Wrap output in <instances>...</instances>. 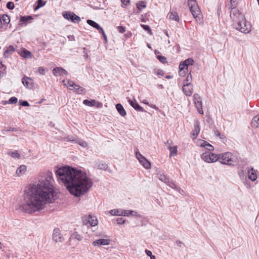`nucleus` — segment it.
I'll return each mask as SVG.
<instances>
[{
  "instance_id": "obj_54",
  "label": "nucleus",
  "mask_w": 259,
  "mask_h": 259,
  "mask_svg": "<svg viewBox=\"0 0 259 259\" xmlns=\"http://www.w3.org/2000/svg\"><path fill=\"white\" fill-rule=\"evenodd\" d=\"M122 4V7H123L124 6H128V5H130V0H120Z\"/></svg>"
},
{
  "instance_id": "obj_25",
  "label": "nucleus",
  "mask_w": 259,
  "mask_h": 259,
  "mask_svg": "<svg viewBox=\"0 0 259 259\" xmlns=\"http://www.w3.org/2000/svg\"><path fill=\"white\" fill-rule=\"evenodd\" d=\"M251 124V126L254 128L259 127V114L252 118Z\"/></svg>"
},
{
  "instance_id": "obj_2",
  "label": "nucleus",
  "mask_w": 259,
  "mask_h": 259,
  "mask_svg": "<svg viewBox=\"0 0 259 259\" xmlns=\"http://www.w3.org/2000/svg\"><path fill=\"white\" fill-rule=\"evenodd\" d=\"M58 181H61L72 195H84L93 186V182L87 174L70 166L61 167L55 171Z\"/></svg>"
},
{
  "instance_id": "obj_45",
  "label": "nucleus",
  "mask_w": 259,
  "mask_h": 259,
  "mask_svg": "<svg viewBox=\"0 0 259 259\" xmlns=\"http://www.w3.org/2000/svg\"><path fill=\"white\" fill-rule=\"evenodd\" d=\"M18 102V99L15 97H12L10 98V99L8 100V102L9 104H16Z\"/></svg>"
},
{
  "instance_id": "obj_26",
  "label": "nucleus",
  "mask_w": 259,
  "mask_h": 259,
  "mask_svg": "<svg viewBox=\"0 0 259 259\" xmlns=\"http://www.w3.org/2000/svg\"><path fill=\"white\" fill-rule=\"evenodd\" d=\"M168 16H169L170 19L175 20L177 22H179L180 21L179 16L178 13L176 12H170L168 14Z\"/></svg>"
},
{
  "instance_id": "obj_11",
  "label": "nucleus",
  "mask_w": 259,
  "mask_h": 259,
  "mask_svg": "<svg viewBox=\"0 0 259 259\" xmlns=\"http://www.w3.org/2000/svg\"><path fill=\"white\" fill-rule=\"evenodd\" d=\"M98 220L96 217L89 215L88 217L83 218L82 223L84 225L89 224L92 227H95L98 225Z\"/></svg>"
},
{
  "instance_id": "obj_53",
  "label": "nucleus",
  "mask_w": 259,
  "mask_h": 259,
  "mask_svg": "<svg viewBox=\"0 0 259 259\" xmlns=\"http://www.w3.org/2000/svg\"><path fill=\"white\" fill-rule=\"evenodd\" d=\"M117 28L118 31L120 33H123L124 32H125V27H123V26H118L117 27Z\"/></svg>"
},
{
  "instance_id": "obj_4",
  "label": "nucleus",
  "mask_w": 259,
  "mask_h": 259,
  "mask_svg": "<svg viewBox=\"0 0 259 259\" xmlns=\"http://www.w3.org/2000/svg\"><path fill=\"white\" fill-rule=\"evenodd\" d=\"M239 0H230V5L229 8L231 9L230 17L232 20L238 21L236 16L240 20H244V15L241 13L238 9H236Z\"/></svg>"
},
{
  "instance_id": "obj_32",
  "label": "nucleus",
  "mask_w": 259,
  "mask_h": 259,
  "mask_svg": "<svg viewBox=\"0 0 259 259\" xmlns=\"http://www.w3.org/2000/svg\"><path fill=\"white\" fill-rule=\"evenodd\" d=\"M70 90H74V91L78 94H81L82 93V92L84 90V89L82 87H80L78 85H75L73 89L69 88Z\"/></svg>"
},
{
  "instance_id": "obj_31",
  "label": "nucleus",
  "mask_w": 259,
  "mask_h": 259,
  "mask_svg": "<svg viewBox=\"0 0 259 259\" xmlns=\"http://www.w3.org/2000/svg\"><path fill=\"white\" fill-rule=\"evenodd\" d=\"M209 157L210 152H204L201 155V159L207 162H209Z\"/></svg>"
},
{
  "instance_id": "obj_52",
  "label": "nucleus",
  "mask_w": 259,
  "mask_h": 259,
  "mask_svg": "<svg viewBox=\"0 0 259 259\" xmlns=\"http://www.w3.org/2000/svg\"><path fill=\"white\" fill-rule=\"evenodd\" d=\"M99 32L102 33V34L103 35V36L104 37V40L106 42L107 41V36H106L103 29L102 28L101 30L99 31Z\"/></svg>"
},
{
  "instance_id": "obj_30",
  "label": "nucleus",
  "mask_w": 259,
  "mask_h": 259,
  "mask_svg": "<svg viewBox=\"0 0 259 259\" xmlns=\"http://www.w3.org/2000/svg\"><path fill=\"white\" fill-rule=\"evenodd\" d=\"M96 166L98 168L102 170H108V165L106 163H97Z\"/></svg>"
},
{
  "instance_id": "obj_15",
  "label": "nucleus",
  "mask_w": 259,
  "mask_h": 259,
  "mask_svg": "<svg viewBox=\"0 0 259 259\" xmlns=\"http://www.w3.org/2000/svg\"><path fill=\"white\" fill-rule=\"evenodd\" d=\"M128 102L130 105L133 107L136 111L140 112H146V111L138 104V103L135 100L134 101L131 99H128Z\"/></svg>"
},
{
  "instance_id": "obj_20",
  "label": "nucleus",
  "mask_w": 259,
  "mask_h": 259,
  "mask_svg": "<svg viewBox=\"0 0 259 259\" xmlns=\"http://www.w3.org/2000/svg\"><path fill=\"white\" fill-rule=\"evenodd\" d=\"M248 176L249 180L251 181H254L257 178L256 173L253 167L248 170Z\"/></svg>"
},
{
  "instance_id": "obj_55",
  "label": "nucleus",
  "mask_w": 259,
  "mask_h": 259,
  "mask_svg": "<svg viewBox=\"0 0 259 259\" xmlns=\"http://www.w3.org/2000/svg\"><path fill=\"white\" fill-rule=\"evenodd\" d=\"M38 72L42 75H44L46 73L45 69L42 67H39L38 69Z\"/></svg>"
},
{
  "instance_id": "obj_47",
  "label": "nucleus",
  "mask_w": 259,
  "mask_h": 259,
  "mask_svg": "<svg viewBox=\"0 0 259 259\" xmlns=\"http://www.w3.org/2000/svg\"><path fill=\"white\" fill-rule=\"evenodd\" d=\"M19 104L20 106H29V104L27 101L20 100L19 101Z\"/></svg>"
},
{
  "instance_id": "obj_27",
  "label": "nucleus",
  "mask_w": 259,
  "mask_h": 259,
  "mask_svg": "<svg viewBox=\"0 0 259 259\" xmlns=\"http://www.w3.org/2000/svg\"><path fill=\"white\" fill-rule=\"evenodd\" d=\"M87 23L90 25V26H92L93 27L96 28V29L98 30L99 31L102 29V27L95 21L92 20H87Z\"/></svg>"
},
{
  "instance_id": "obj_48",
  "label": "nucleus",
  "mask_w": 259,
  "mask_h": 259,
  "mask_svg": "<svg viewBox=\"0 0 259 259\" xmlns=\"http://www.w3.org/2000/svg\"><path fill=\"white\" fill-rule=\"evenodd\" d=\"M145 252L148 256H150L151 259H155L156 258L155 256L154 255H152V253L150 250L146 249Z\"/></svg>"
},
{
  "instance_id": "obj_43",
  "label": "nucleus",
  "mask_w": 259,
  "mask_h": 259,
  "mask_svg": "<svg viewBox=\"0 0 259 259\" xmlns=\"http://www.w3.org/2000/svg\"><path fill=\"white\" fill-rule=\"evenodd\" d=\"M157 59L161 63H165L166 62V58L164 56L157 55Z\"/></svg>"
},
{
  "instance_id": "obj_18",
  "label": "nucleus",
  "mask_w": 259,
  "mask_h": 259,
  "mask_svg": "<svg viewBox=\"0 0 259 259\" xmlns=\"http://www.w3.org/2000/svg\"><path fill=\"white\" fill-rule=\"evenodd\" d=\"M23 85L28 89H31L33 87V83L30 78L24 76L22 79Z\"/></svg>"
},
{
  "instance_id": "obj_22",
  "label": "nucleus",
  "mask_w": 259,
  "mask_h": 259,
  "mask_svg": "<svg viewBox=\"0 0 259 259\" xmlns=\"http://www.w3.org/2000/svg\"><path fill=\"white\" fill-rule=\"evenodd\" d=\"M200 130L199 122L198 121H196L194 124V129L192 131V135L194 136V138H196Z\"/></svg>"
},
{
  "instance_id": "obj_6",
  "label": "nucleus",
  "mask_w": 259,
  "mask_h": 259,
  "mask_svg": "<svg viewBox=\"0 0 259 259\" xmlns=\"http://www.w3.org/2000/svg\"><path fill=\"white\" fill-rule=\"evenodd\" d=\"M157 178L161 182L165 183L167 186L170 187L173 189L177 191H179L180 188L175 184L173 180H170L169 178L163 174L158 173L157 174Z\"/></svg>"
},
{
  "instance_id": "obj_60",
  "label": "nucleus",
  "mask_w": 259,
  "mask_h": 259,
  "mask_svg": "<svg viewBox=\"0 0 259 259\" xmlns=\"http://www.w3.org/2000/svg\"><path fill=\"white\" fill-rule=\"evenodd\" d=\"M17 129L14 127H10L9 128L6 130V132H14L16 131Z\"/></svg>"
},
{
  "instance_id": "obj_24",
  "label": "nucleus",
  "mask_w": 259,
  "mask_h": 259,
  "mask_svg": "<svg viewBox=\"0 0 259 259\" xmlns=\"http://www.w3.org/2000/svg\"><path fill=\"white\" fill-rule=\"evenodd\" d=\"M116 110H117L118 112L119 113V114L121 116L124 117L126 115V111L121 104H120V103L117 104L116 105Z\"/></svg>"
},
{
  "instance_id": "obj_44",
  "label": "nucleus",
  "mask_w": 259,
  "mask_h": 259,
  "mask_svg": "<svg viewBox=\"0 0 259 259\" xmlns=\"http://www.w3.org/2000/svg\"><path fill=\"white\" fill-rule=\"evenodd\" d=\"M192 80V75L191 74V72L188 74L187 78L184 81V84H185L186 82H191Z\"/></svg>"
},
{
  "instance_id": "obj_19",
  "label": "nucleus",
  "mask_w": 259,
  "mask_h": 259,
  "mask_svg": "<svg viewBox=\"0 0 259 259\" xmlns=\"http://www.w3.org/2000/svg\"><path fill=\"white\" fill-rule=\"evenodd\" d=\"M110 243L109 240L105 239H100L94 241L93 245L95 246L99 245H108Z\"/></svg>"
},
{
  "instance_id": "obj_14",
  "label": "nucleus",
  "mask_w": 259,
  "mask_h": 259,
  "mask_svg": "<svg viewBox=\"0 0 259 259\" xmlns=\"http://www.w3.org/2000/svg\"><path fill=\"white\" fill-rule=\"evenodd\" d=\"M83 104L89 107L96 106L97 107H100L102 106V103L96 101L95 100H89L85 99L83 100Z\"/></svg>"
},
{
  "instance_id": "obj_33",
  "label": "nucleus",
  "mask_w": 259,
  "mask_h": 259,
  "mask_svg": "<svg viewBox=\"0 0 259 259\" xmlns=\"http://www.w3.org/2000/svg\"><path fill=\"white\" fill-rule=\"evenodd\" d=\"M2 22L3 21L4 25H7L10 22V19L7 14H3L1 16Z\"/></svg>"
},
{
  "instance_id": "obj_59",
  "label": "nucleus",
  "mask_w": 259,
  "mask_h": 259,
  "mask_svg": "<svg viewBox=\"0 0 259 259\" xmlns=\"http://www.w3.org/2000/svg\"><path fill=\"white\" fill-rule=\"evenodd\" d=\"M157 74L160 75H163L164 72H163V70H162L161 69H158L157 72Z\"/></svg>"
},
{
  "instance_id": "obj_41",
  "label": "nucleus",
  "mask_w": 259,
  "mask_h": 259,
  "mask_svg": "<svg viewBox=\"0 0 259 259\" xmlns=\"http://www.w3.org/2000/svg\"><path fill=\"white\" fill-rule=\"evenodd\" d=\"M183 63H185V64L187 65L186 70H188V66L190 65H193V64L194 63V60L191 58H188L185 60L184 61H183Z\"/></svg>"
},
{
  "instance_id": "obj_21",
  "label": "nucleus",
  "mask_w": 259,
  "mask_h": 259,
  "mask_svg": "<svg viewBox=\"0 0 259 259\" xmlns=\"http://www.w3.org/2000/svg\"><path fill=\"white\" fill-rule=\"evenodd\" d=\"M16 51L13 45L9 46L5 51L4 55L6 58H9L10 55Z\"/></svg>"
},
{
  "instance_id": "obj_23",
  "label": "nucleus",
  "mask_w": 259,
  "mask_h": 259,
  "mask_svg": "<svg viewBox=\"0 0 259 259\" xmlns=\"http://www.w3.org/2000/svg\"><path fill=\"white\" fill-rule=\"evenodd\" d=\"M18 53L21 56L25 58H28L30 57L31 55V52L24 48L22 49Z\"/></svg>"
},
{
  "instance_id": "obj_62",
  "label": "nucleus",
  "mask_w": 259,
  "mask_h": 259,
  "mask_svg": "<svg viewBox=\"0 0 259 259\" xmlns=\"http://www.w3.org/2000/svg\"><path fill=\"white\" fill-rule=\"evenodd\" d=\"M68 37L70 40H75V37L73 35H69Z\"/></svg>"
},
{
  "instance_id": "obj_63",
  "label": "nucleus",
  "mask_w": 259,
  "mask_h": 259,
  "mask_svg": "<svg viewBox=\"0 0 259 259\" xmlns=\"http://www.w3.org/2000/svg\"><path fill=\"white\" fill-rule=\"evenodd\" d=\"M176 243H177V244L178 246H181V245H182V241H179V240H177V241H176Z\"/></svg>"
},
{
  "instance_id": "obj_35",
  "label": "nucleus",
  "mask_w": 259,
  "mask_h": 259,
  "mask_svg": "<svg viewBox=\"0 0 259 259\" xmlns=\"http://www.w3.org/2000/svg\"><path fill=\"white\" fill-rule=\"evenodd\" d=\"M26 170V166L24 165L20 166L16 170V173L18 175L25 172Z\"/></svg>"
},
{
  "instance_id": "obj_36",
  "label": "nucleus",
  "mask_w": 259,
  "mask_h": 259,
  "mask_svg": "<svg viewBox=\"0 0 259 259\" xmlns=\"http://www.w3.org/2000/svg\"><path fill=\"white\" fill-rule=\"evenodd\" d=\"M137 9L141 11L143 9L145 8L146 7V2L145 1H140L138 3H137Z\"/></svg>"
},
{
  "instance_id": "obj_50",
  "label": "nucleus",
  "mask_w": 259,
  "mask_h": 259,
  "mask_svg": "<svg viewBox=\"0 0 259 259\" xmlns=\"http://www.w3.org/2000/svg\"><path fill=\"white\" fill-rule=\"evenodd\" d=\"M116 221L118 224L122 225L125 222V220L122 218H118Z\"/></svg>"
},
{
  "instance_id": "obj_17",
  "label": "nucleus",
  "mask_w": 259,
  "mask_h": 259,
  "mask_svg": "<svg viewBox=\"0 0 259 259\" xmlns=\"http://www.w3.org/2000/svg\"><path fill=\"white\" fill-rule=\"evenodd\" d=\"M33 19L32 16L28 15L25 16H20V23L19 25L22 26L23 24L26 25L28 23H30Z\"/></svg>"
},
{
  "instance_id": "obj_42",
  "label": "nucleus",
  "mask_w": 259,
  "mask_h": 259,
  "mask_svg": "<svg viewBox=\"0 0 259 259\" xmlns=\"http://www.w3.org/2000/svg\"><path fill=\"white\" fill-rule=\"evenodd\" d=\"M133 210H124L123 211H122L121 215L124 216H129L133 214Z\"/></svg>"
},
{
  "instance_id": "obj_58",
  "label": "nucleus",
  "mask_w": 259,
  "mask_h": 259,
  "mask_svg": "<svg viewBox=\"0 0 259 259\" xmlns=\"http://www.w3.org/2000/svg\"><path fill=\"white\" fill-rule=\"evenodd\" d=\"M78 144L83 147H85L87 146V143L84 141L80 142L78 143Z\"/></svg>"
},
{
  "instance_id": "obj_46",
  "label": "nucleus",
  "mask_w": 259,
  "mask_h": 259,
  "mask_svg": "<svg viewBox=\"0 0 259 259\" xmlns=\"http://www.w3.org/2000/svg\"><path fill=\"white\" fill-rule=\"evenodd\" d=\"M6 7L9 10H13V9H14L15 6H14V4L13 2H9L7 3Z\"/></svg>"
},
{
  "instance_id": "obj_12",
  "label": "nucleus",
  "mask_w": 259,
  "mask_h": 259,
  "mask_svg": "<svg viewBox=\"0 0 259 259\" xmlns=\"http://www.w3.org/2000/svg\"><path fill=\"white\" fill-rule=\"evenodd\" d=\"M52 238L53 240L56 242H61L63 241L64 238L59 229L55 228L54 230Z\"/></svg>"
},
{
  "instance_id": "obj_29",
  "label": "nucleus",
  "mask_w": 259,
  "mask_h": 259,
  "mask_svg": "<svg viewBox=\"0 0 259 259\" xmlns=\"http://www.w3.org/2000/svg\"><path fill=\"white\" fill-rule=\"evenodd\" d=\"M201 146L205 148L209 151L208 152H210L214 149L213 146L206 141H203V142L201 144Z\"/></svg>"
},
{
  "instance_id": "obj_57",
  "label": "nucleus",
  "mask_w": 259,
  "mask_h": 259,
  "mask_svg": "<svg viewBox=\"0 0 259 259\" xmlns=\"http://www.w3.org/2000/svg\"><path fill=\"white\" fill-rule=\"evenodd\" d=\"M187 70H179V75L181 76H184L186 75Z\"/></svg>"
},
{
  "instance_id": "obj_39",
  "label": "nucleus",
  "mask_w": 259,
  "mask_h": 259,
  "mask_svg": "<svg viewBox=\"0 0 259 259\" xmlns=\"http://www.w3.org/2000/svg\"><path fill=\"white\" fill-rule=\"evenodd\" d=\"M141 26L142 27V28L145 30V31H147L148 33L151 35L152 34V31H151V29L150 27V26L148 25H144V24H141Z\"/></svg>"
},
{
  "instance_id": "obj_10",
  "label": "nucleus",
  "mask_w": 259,
  "mask_h": 259,
  "mask_svg": "<svg viewBox=\"0 0 259 259\" xmlns=\"http://www.w3.org/2000/svg\"><path fill=\"white\" fill-rule=\"evenodd\" d=\"M193 100L198 113L200 114H202L203 113V111L202 110V104L200 96L198 94H194L193 95Z\"/></svg>"
},
{
  "instance_id": "obj_7",
  "label": "nucleus",
  "mask_w": 259,
  "mask_h": 259,
  "mask_svg": "<svg viewBox=\"0 0 259 259\" xmlns=\"http://www.w3.org/2000/svg\"><path fill=\"white\" fill-rule=\"evenodd\" d=\"M221 163L224 164L234 165L236 164V161L233 159V155L230 152H226L221 155L219 159Z\"/></svg>"
},
{
  "instance_id": "obj_49",
  "label": "nucleus",
  "mask_w": 259,
  "mask_h": 259,
  "mask_svg": "<svg viewBox=\"0 0 259 259\" xmlns=\"http://www.w3.org/2000/svg\"><path fill=\"white\" fill-rule=\"evenodd\" d=\"M187 68V65L185 64V63H183V62H181L179 65V70H186Z\"/></svg>"
},
{
  "instance_id": "obj_3",
  "label": "nucleus",
  "mask_w": 259,
  "mask_h": 259,
  "mask_svg": "<svg viewBox=\"0 0 259 259\" xmlns=\"http://www.w3.org/2000/svg\"><path fill=\"white\" fill-rule=\"evenodd\" d=\"M237 19H238V21H235L234 20H232L233 21V25L234 27L239 30L241 32L244 33H248L250 31L251 25L249 23H247L246 21L245 17H244V20H241L239 19L236 16Z\"/></svg>"
},
{
  "instance_id": "obj_38",
  "label": "nucleus",
  "mask_w": 259,
  "mask_h": 259,
  "mask_svg": "<svg viewBox=\"0 0 259 259\" xmlns=\"http://www.w3.org/2000/svg\"><path fill=\"white\" fill-rule=\"evenodd\" d=\"M121 212L122 211L116 209H112L110 211V213L112 215H121Z\"/></svg>"
},
{
  "instance_id": "obj_13",
  "label": "nucleus",
  "mask_w": 259,
  "mask_h": 259,
  "mask_svg": "<svg viewBox=\"0 0 259 259\" xmlns=\"http://www.w3.org/2000/svg\"><path fill=\"white\" fill-rule=\"evenodd\" d=\"M183 91L187 96H191L193 93V85L190 82H186L183 84Z\"/></svg>"
},
{
  "instance_id": "obj_1",
  "label": "nucleus",
  "mask_w": 259,
  "mask_h": 259,
  "mask_svg": "<svg viewBox=\"0 0 259 259\" xmlns=\"http://www.w3.org/2000/svg\"><path fill=\"white\" fill-rule=\"evenodd\" d=\"M56 194L52 172L50 171L42 172L38 181L30 186L19 209L28 213L38 211L47 203H53Z\"/></svg>"
},
{
  "instance_id": "obj_61",
  "label": "nucleus",
  "mask_w": 259,
  "mask_h": 259,
  "mask_svg": "<svg viewBox=\"0 0 259 259\" xmlns=\"http://www.w3.org/2000/svg\"><path fill=\"white\" fill-rule=\"evenodd\" d=\"M131 215L136 216V217H139V218H140V217H141L140 214H139L137 212L135 211H133V214H132Z\"/></svg>"
},
{
  "instance_id": "obj_37",
  "label": "nucleus",
  "mask_w": 259,
  "mask_h": 259,
  "mask_svg": "<svg viewBox=\"0 0 259 259\" xmlns=\"http://www.w3.org/2000/svg\"><path fill=\"white\" fill-rule=\"evenodd\" d=\"M169 150L170 152V155L171 156L172 155H176L177 154V146H173V147H169Z\"/></svg>"
},
{
  "instance_id": "obj_64",
  "label": "nucleus",
  "mask_w": 259,
  "mask_h": 259,
  "mask_svg": "<svg viewBox=\"0 0 259 259\" xmlns=\"http://www.w3.org/2000/svg\"><path fill=\"white\" fill-rule=\"evenodd\" d=\"M8 103H9L8 101H3V105H6Z\"/></svg>"
},
{
  "instance_id": "obj_9",
  "label": "nucleus",
  "mask_w": 259,
  "mask_h": 259,
  "mask_svg": "<svg viewBox=\"0 0 259 259\" xmlns=\"http://www.w3.org/2000/svg\"><path fill=\"white\" fill-rule=\"evenodd\" d=\"M63 16L65 19L71 20L74 23L78 22L80 21V18L72 12H64L63 13Z\"/></svg>"
},
{
  "instance_id": "obj_56",
  "label": "nucleus",
  "mask_w": 259,
  "mask_h": 259,
  "mask_svg": "<svg viewBox=\"0 0 259 259\" xmlns=\"http://www.w3.org/2000/svg\"><path fill=\"white\" fill-rule=\"evenodd\" d=\"M68 85V87H69V88H70V87L71 88H74V87L76 85L71 80H68V83H67Z\"/></svg>"
},
{
  "instance_id": "obj_40",
  "label": "nucleus",
  "mask_w": 259,
  "mask_h": 259,
  "mask_svg": "<svg viewBox=\"0 0 259 259\" xmlns=\"http://www.w3.org/2000/svg\"><path fill=\"white\" fill-rule=\"evenodd\" d=\"M9 154L11 155L12 157L15 158H20V154L18 152V151H14L12 152H10Z\"/></svg>"
},
{
  "instance_id": "obj_8",
  "label": "nucleus",
  "mask_w": 259,
  "mask_h": 259,
  "mask_svg": "<svg viewBox=\"0 0 259 259\" xmlns=\"http://www.w3.org/2000/svg\"><path fill=\"white\" fill-rule=\"evenodd\" d=\"M136 156L140 163L143 166V167L146 169L150 168V162L144 156H143L139 151H137L136 152Z\"/></svg>"
},
{
  "instance_id": "obj_51",
  "label": "nucleus",
  "mask_w": 259,
  "mask_h": 259,
  "mask_svg": "<svg viewBox=\"0 0 259 259\" xmlns=\"http://www.w3.org/2000/svg\"><path fill=\"white\" fill-rule=\"evenodd\" d=\"M73 236L75 238H76L77 240L80 241L82 239V236L79 234H78L76 232L74 233L73 235Z\"/></svg>"
},
{
  "instance_id": "obj_28",
  "label": "nucleus",
  "mask_w": 259,
  "mask_h": 259,
  "mask_svg": "<svg viewBox=\"0 0 259 259\" xmlns=\"http://www.w3.org/2000/svg\"><path fill=\"white\" fill-rule=\"evenodd\" d=\"M220 159V155L210 152L209 162H214Z\"/></svg>"
},
{
  "instance_id": "obj_5",
  "label": "nucleus",
  "mask_w": 259,
  "mask_h": 259,
  "mask_svg": "<svg viewBox=\"0 0 259 259\" xmlns=\"http://www.w3.org/2000/svg\"><path fill=\"white\" fill-rule=\"evenodd\" d=\"M188 5L194 18H195L196 20L197 18L200 19L199 15H200V11L196 1L188 0Z\"/></svg>"
},
{
  "instance_id": "obj_16",
  "label": "nucleus",
  "mask_w": 259,
  "mask_h": 259,
  "mask_svg": "<svg viewBox=\"0 0 259 259\" xmlns=\"http://www.w3.org/2000/svg\"><path fill=\"white\" fill-rule=\"evenodd\" d=\"M53 73L56 76L62 75H65L66 76L68 74V72L65 69L62 67H55L53 69Z\"/></svg>"
},
{
  "instance_id": "obj_34",
  "label": "nucleus",
  "mask_w": 259,
  "mask_h": 259,
  "mask_svg": "<svg viewBox=\"0 0 259 259\" xmlns=\"http://www.w3.org/2000/svg\"><path fill=\"white\" fill-rule=\"evenodd\" d=\"M36 6H35L34 8V11H36L40 8L44 6L46 4V2H44L43 0H37L36 1Z\"/></svg>"
}]
</instances>
